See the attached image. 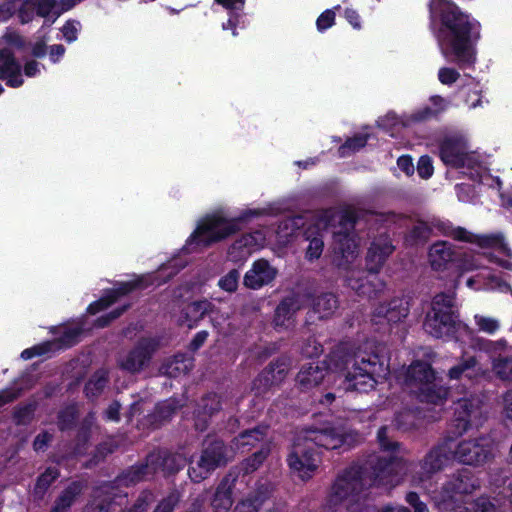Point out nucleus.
<instances>
[{
    "instance_id": "nucleus-1",
    "label": "nucleus",
    "mask_w": 512,
    "mask_h": 512,
    "mask_svg": "<svg viewBox=\"0 0 512 512\" xmlns=\"http://www.w3.org/2000/svg\"><path fill=\"white\" fill-rule=\"evenodd\" d=\"M359 441L356 432L342 426L324 425L301 430L295 437L292 450L288 455L290 469L302 480L311 478L318 468L320 458L316 447L338 449L352 447Z\"/></svg>"
},
{
    "instance_id": "nucleus-2",
    "label": "nucleus",
    "mask_w": 512,
    "mask_h": 512,
    "mask_svg": "<svg viewBox=\"0 0 512 512\" xmlns=\"http://www.w3.org/2000/svg\"><path fill=\"white\" fill-rule=\"evenodd\" d=\"M330 365L339 372V390L344 392H368L374 389L377 378L388 373L385 355L359 352L352 355L337 349L330 356Z\"/></svg>"
},
{
    "instance_id": "nucleus-3",
    "label": "nucleus",
    "mask_w": 512,
    "mask_h": 512,
    "mask_svg": "<svg viewBox=\"0 0 512 512\" xmlns=\"http://www.w3.org/2000/svg\"><path fill=\"white\" fill-rule=\"evenodd\" d=\"M433 7L439 10L443 26L442 40H440L441 52L449 59L454 55L458 64L468 63L472 60L471 30L472 24L468 16L459 8L446 0H435Z\"/></svg>"
},
{
    "instance_id": "nucleus-4",
    "label": "nucleus",
    "mask_w": 512,
    "mask_h": 512,
    "mask_svg": "<svg viewBox=\"0 0 512 512\" xmlns=\"http://www.w3.org/2000/svg\"><path fill=\"white\" fill-rule=\"evenodd\" d=\"M368 212L349 208L338 214L332 210L321 212L318 226L325 229L332 220L338 218L339 229L333 233L332 262L339 268H347L358 256V243L353 229L356 223Z\"/></svg>"
},
{
    "instance_id": "nucleus-5",
    "label": "nucleus",
    "mask_w": 512,
    "mask_h": 512,
    "mask_svg": "<svg viewBox=\"0 0 512 512\" xmlns=\"http://www.w3.org/2000/svg\"><path fill=\"white\" fill-rule=\"evenodd\" d=\"M372 479L367 477V468L353 465L337 475L330 487L327 504L331 508L343 507L348 512L365 506L367 489Z\"/></svg>"
},
{
    "instance_id": "nucleus-6",
    "label": "nucleus",
    "mask_w": 512,
    "mask_h": 512,
    "mask_svg": "<svg viewBox=\"0 0 512 512\" xmlns=\"http://www.w3.org/2000/svg\"><path fill=\"white\" fill-rule=\"evenodd\" d=\"M404 384L421 402L441 405L448 396V389L436 382L434 370L424 361L411 363L405 371Z\"/></svg>"
},
{
    "instance_id": "nucleus-7",
    "label": "nucleus",
    "mask_w": 512,
    "mask_h": 512,
    "mask_svg": "<svg viewBox=\"0 0 512 512\" xmlns=\"http://www.w3.org/2000/svg\"><path fill=\"white\" fill-rule=\"evenodd\" d=\"M239 222V219H229L218 213L208 215L199 222L190 242L207 247L239 231Z\"/></svg>"
},
{
    "instance_id": "nucleus-8",
    "label": "nucleus",
    "mask_w": 512,
    "mask_h": 512,
    "mask_svg": "<svg viewBox=\"0 0 512 512\" xmlns=\"http://www.w3.org/2000/svg\"><path fill=\"white\" fill-rule=\"evenodd\" d=\"M452 459H454L452 441L446 439L431 449L419 464L413 465L411 469L412 484L415 486L424 484L435 473L441 471Z\"/></svg>"
},
{
    "instance_id": "nucleus-9",
    "label": "nucleus",
    "mask_w": 512,
    "mask_h": 512,
    "mask_svg": "<svg viewBox=\"0 0 512 512\" xmlns=\"http://www.w3.org/2000/svg\"><path fill=\"white\" fill-rule=\"evenodd\" d=\"M362 468H367V477L372 479V485L391 487L401 482L402 472L407 470L406 463L392 455H372Z\"/></svg>"
},
{
    "instance_id": "nucleus-10",
    "label": "nucleus",
    "mask_w": 512,
    "mask_h": 512,
    "mask_svg": "<svg viewBox=\"0 0 512 512\" xmlns=\"http://www.w3.org/2000/svg\"><path fill=\"white\" fill-rule=\"evenodd\" d=\"M440 158L445 165L455 169L472 171L480 167L479 157L468 151L466 140L460 136L447 137L442 141Z\"/></svg>"
},
{
    "instance_id": "nucleus-11",
    "label": "nucleus",
    "mask_w": 512,
    "mask_h": 512,
    "mask_svg": "<svg viewBox=\"0 0 512 512\" xmlns=\"http://www.w3.org/2000/svg\"><path fill=\"white\" fill-rule=\"evenodd\" d=\"M480 488V482L473 473L467 469H461L454 473L443 485L441 501L444 508L451 511V507L464 505L462 497L470 495Z\"/></svg>"
},
{
    "instance_id": "nucleus-12",
    "label": "nucleus",
    "mask_w": 512,
    "mask_h": 512,
    "mask_svg": "<svg viewBox=\"0 0 512 512\" xmlns=\"http://www.w3.org/2000/svg\"><path fill=\"white\" fill-rule=\"evenodd\" d=\"M454 459L459 463L481 467L494 459L493 445L485 436L460 441L454 448Z\"/></svg>"
},
{
    "instance_id": "nucleus-13",
    "label": "nucleus",
    "mask_w": 512,
    "mask_h": 512,
    "mask_svg": "<svg viewBox=\"0 0 512 512\" xmlns=\"http://www.w3.org/2000/svg\"><path fill=\"white\" fill-rule=\"evenodd\" d=\"M231 458L232 455H229L225 444L220 440H214L204 448L199 459L190 467L189 476L194 482H201Z\"/></svg>"
},
{
    "instance_id": "nucleus-14",
    "label": "nucleus",
    "mask_w": 512,
    "mask_h": 512,
    "mask_svg": "<svg viewBox=\"0 0 512 512\" xmlns=\"http://www.w3.org/2000/svg\"><path fill=\"white\" fill-rule=\"evenodd\" d=\"M158 346L159 343L154 338L140 339L129 352L119 359L120 368L132 374L143 371L149 366Z\"/></svg>"
},
{
    "instance_id": "nucleus-15",
    "label": "nucleus",
    "mask_w": 512,
    "mask_h": 512,
    "mask_svg": "<svg viewBox=\"0 0 512 512\" xmlns=\"http://www.w3.org/2000/svg\"><path fill=\"white\" fill-rule=\"evenodd\" d=\"M458 434L461 435L472 427H479L484 420L483 406L479 398L471 396L459 399L454 407Z\"/></svg>"
},
{
    "instance_id": "nucleus-16",
    "label": "nucleus",
    "mask_w": 512,
    "mask_h": 512,
    "mask_svg": "<svg viewBox=\"0 0 512 512\" xmlns=\"http://www.w3.org/2000/svg\"><path fill=\"white\" fill-rule=\"evenodd\" d=\"M410 310L407 298H393L388 302L378 304L372 312V322L375 324H395L405 319Z\"/></svg>"
},
{
    "instance_id": "nucleus-17",
    "label": "nucleus",
    "mask_w": 512,
    "mask_h": 512,
    "mask_svg": "<svg viewBox=\"0 0 512 512\" xmlns=\"http://www.w3.org/2000/svg\"><path fill=\"white\" fill-rule=\"evenodd\" d=\"M448 235L455 240L476 243L482 248H494L508 257H512V252L508 245L504 242L502 234H484L475 235L464 228H452Z\"/></svg>"
},
{
    "instance_id": "nucleus-18",
    "label": "nucleus",
    "mask_w": 512,
    "mask_h": 512,
    "mask_svg": "<svg viewBox=\"0 0 512 512\" xmlns=\"http://www.w3.org/2000/svg\"><path fill=\"white\" fill-rule=\"evenodd\" d=\"M288 364L284 360L270 363L254 380L253 390L257 395L268 392L272 387L281 384L288 374Z\"/></svg>"
},
{
    "instance_id": "nucleus-19",
    "label": "nucleus",
    "mask_w": 512,
    "mask_h": 512,
    "mask_svg": "<svg viewBox=\"0 0 512 512\" xmlns=\"http://www.w3.org/2000/svg\"><path fill=\"white\" fill-rule=\"evenodd\" d=\"M395 250L388 235L375 237L368 248L366 266L369 272L378 273L388 257Z\"/></svg>"
},
{
    "instance_id": "nucleus-20",
    "label": "nucleus",
    "mask_w": 512,
    "mask_h": 512,
    "mask_svg": "<svg viewBox=\"0 0 512 512\" xmlns=\"http://www.w3.org/2000/svg\"><path fill=\"white\" fill-rule=\"evenodd\" d=\"M277 270L265 259L255 261L244 276L243 283L249 289H259L270 284L276 277Z\"/></svg>"
},
{
    "instance_id": "nucleus-21",
    "label": "nucleus",
    "mask_w": 512,
    "mask_h": 512,
    "mask_svg": "<svg viewBox=\"0 0 512 512\" xmlns=\"http://www.w3.org/2000/svg\"><path fill=\"white\" fill-rule=\"evenodd\" d=\"M185 463L183 455L168 451H155L147 456V467H150L154 474L158 471L175 473L184 467Z\"/></svg>"
},
{
    "instance_id": "nucleus-22",
    "label": "nucleus",
    "mask_w": 512,
    "mask_h": 512,
    "mask_svg": "<svg viewBox=\"0 0 512 512\" xmlns=\"http://www.w3.org/2000/svg\"><path fill=\"white\" fill-rule=\"evenodd\" d=\"M238 474L235 469H231L217 486L212 500V506L217 512H227L233 505L232 494Z\"/></svg>"
},
{
    "instance_id": "nucleus-23",
    "label": "nucleus",
    "mask_w": 512,
    "mask_h": 512,
    "mask_svg": "<svg viewBox=\"0 0 512 512\" xmlns=\"http://www.w3.org/2000/svg\"><path fill=\"white\" fill-rule=\"evenodd\" d=\"M142 283H143V279L141 277H137L136 279H134L132 281L119 283L116 288L109 290L105 297L90 304V306L88 307V311L91 314H95V313L109 307L110 305L115 303L118 300V298L125 296L136 289L141 288Z\"/></svg>"
},
{
    "instance_id": "nucleus-24",
    "label": "nucleus",
    "mask_w": 512,
    "mask_h": 512,
    "mask_svg": "<svg viewBox=\"0 0 512 512\" xmlns=\"http://www.w3.org/2000/svg\"><path fill=\"white\" fill-rule=\"evenodd\" d=\"M262 240V233L258 231L242 235L230 246L228 250L229 260L235 263L244 261L253 249L261 245Z\"/></svg>"
},
{
    "instance_id": "nucleus-25",
    "label": "nucleus",
    "mask_w": 512,
    "mask_h": 512,
    "mask_svg": "<svg viewBox=\"0 0 512 512\" xmlns=\"http://www.w3.org/2000/svg\"><path fill=\"white\" fill-rule=\"evenodd\" d=\"M0 79L13 88L20 87L23 84L21 67L13 54L7 49L0 51Z\"/></svg>"
},
{
    "instance_id": "nucleus-26",
    "label": "nucleus",
    "mask_w": 512,
    "mask_h": 512,
    "mask_svg": "<svg viewBox=\"0 0 512 512\" xmlns=\"http://www.w3.org/2000/svg\"><path fill=\"white\" fill-rule=\"evenodd\" d=\"M221 409V399L216 394L202 397L194 412L195 428L204 431L208 427L209 418Z\"/></svg>"
},
{
    "instance_id": "nucleus-27",
    "label": "nucleus",
    "mask_w": 512,
    "mask_h": 512,
    "mask_svg": "<svg viewBox=\"0 0 512 512\" xmlns=\"http://www.w3.org/2000/svg\"><path fill=\"white\" fill-rule=\"evenodd\" d=\"M327 373V368L319 363H307L303 365L296 376V384L301 390L312 389L322 383Z\"/></svg>"
},
{
    "instance_id": "nucleus-28",
    "label": "nucleus",
    "mask_w": 512,
    "mask_h": 512,
    "mask_svg": "<svg viewBox=\"0 0 512 512\" xmlns=\"http://www.w3.org/2000/svg\"><path fill=\"white\" fill-rule=\"evenodd\" d=\"M488 375V371L478 365L475 357L463 359L448 371V377L451 380H459L465 377L470 380L479 381L480 379L488 377Z\"/></svg>"
},
{
    "instance_id": "nucleus-29",
    "label": "nucleus",
    "mask_w": 512,
    "mask_h": 512,
    "mask_svg": "<svg viewBox=\"0 0 512 512\" xmlns=\"http://www.w3.org/2000/svg\"><path fill=\"white\" fill-rule=\"evenodd\" d=\"M455 319L448 314H436L429 312L424 322V329L427 333L436 338L448 335L453 329Z\"/></svg>"
},
{
    "instance_id": "nucleus-30",
    "label": "nucleus",
    "mask_w": 512,
    "mask_h": 512,
    "mask_svg": "<svg viewBox=\"0 0 512 512\" xmlns=\"http://www.w3.org/2000/svg\"><path fill=\"white\" fill-rule=\"evenodd\" d=\"M454 259L455 253L452 249V245L448 242H438L431 246L429 260L433 269L442 270Z\"/></svg>"
},
{
    "instance_id": "nucleus-31",
    "label": "nucleus",
    "mask_w": 512,
    "mask_h": 512,
    "mask_svg": "<svg viewBox=\"0 0 512 512\" xmlns=\"http://www.w3.org/2000/svg\"><path fill=\"white\" fill-rule=\"evenodd\" d=\"M211 304L207 300L195 301L188 304L182 311L178 320L180 325L193 328L196 323L208 312Z\"/></svg>"
},
{
    "instance_id": "nucleus-32",
    "label": "nucleus",
    "mask_w": 512,
    "mask_h": 512,
    "mask_svg": "<svg viewBox=\"0 0 512 512\" xmlns=\"http://www.w3.org/2000/svg\"><path fill=\"white\" fill-rule=\"evenodd\" d=\"M337 308L338 300L336 296L332 293H323L313 299L309 315L310 318L314 314L317 319H324L330 317Z\"/></svg>"
},
{
    "instance_id": "nucleus-33",
    "label": "nucleus",
    "mask_w": 512,
    "mask_h": 512,
    "mask_svg": "<svg viewBox=\"0 0 512 512\" xmlns=\"http://www.w3.org/2000/svg\"><path fill=\"white\" fill-rule=\"evenodd\" d=\"M193 367V360L186 355H176L162 364L160 372L168 377L186 375Z\"/></svg>"
},
{
    "instance_id": "nucleus-34",
    "label": "nucleus",
    "mask_w": 512,
    "mask_h": 512,
    "mask_svg": "<svg viewBox=\"0 0 512 512\" xmlns=\"http://www.w3.org/2000/svg\"><path fill=\"white\" fill-rule=\"evenodd\" d=\"M301 308L300 302L296 296L284 298L275 310L274 323L276 326H288L293 315Z\"/></svg>"
},
{
    "instance_id": "nucleus-35",
    "label": "nucleus",
    "mask_w": 512,
    "mask_h": 512,
    "mask_svg": "<svg viewBox=\"0 0 512 512\" xmlns=\"http://www.w3.org/2000/svg\"><path fill=\"white\" fill-rule=\"evenodd\" d=\"M267 436L266 426H257L253 429L245 430L234 438L233 443L237 449L253 448L259 443L264 442Z\"/></svg>"
},
{
    "instance_id": "nucleus-36",
    "label": "nucleus",
    "mask_w": 512,
    "mask_h": 512,
    "mask_svg": "<svg viewBox=\"0 0 512 512\" xmlns=\"http://www.w3.org/2000/svg\"><path fill=\"white\" fill-rule=\"evenodd\" d=\"M82 491L83 485L81 482H72L56 499L50 512H67Z\"/></svg>"
},
{
    "instance_id": "nucleus-37",
    "label": "nucleus",
    "mask_w": 512,
    "mask_h": 512,
    "mask_svg": "<svg viewBox=\"0 0 512 512\" xmlns=\"http://www.w3.org/2000/svg\"><path fill=\"white\" fill-rule=\"evenodd\" d=\"M182 406L183 404L176 399H168L158 404L154 413L151 415V424L155 426L161 425L163 422L169 420L171 416Z\"/></svg>"
},
{
    "instance_id": "nucleus-38",
    "label": "nucleus",
    "mask_w": 512,
    "mask_h": 512,
    "mask_svg": "<svg viewBox=\"0 0 512 512\" xmlns=\"http://www.w3.org/2000/svg\"><path fill=\"white\" fill-rule=\"evenodd\" d=\"M436 314H448L455 319V300L453 293L441 292L433 298L431 311Z\"/></svg>"
},
{
    "instance_id": "nucleus-39",
    "label": "nucleus",
    "mask_w": 512,
    "mask_h": 512,
    "mask_svg": "<svg viewBox=\"0 0 512 512\" xmlns=\"http://www.w3.org/2000/svg\"><path fill=\"white\" fill-rule=\"evenodd\" d=\"M451 512H500L499 509L486 497H479L469 503V506L457 505L451 507Z\"/></svg>"
},
{
    "instance_id": "nucleus-40",
    "label": "nucleus",
    "mask_w": 512,
    "mask_h": 512,
    "mask_svg": "<svg viewBox=\"0 0 512 512\" xmlns=\"http://www.w3.org/2000/svg\"><path fill=\"white\" fill-rule=\"evenodd\" d=\"M268 453L269 449L267 447H262L259 451L255 452L251 457L242 461L239 467H235V471L238 473L237 470L240 469L244 474H250L256 471L262 465Z\"/></svg>"
},
{
    "instance_id": "nucleus-41",
    "label": "nucleus",
    "mask_w": 512,
    "mask_h": 512,
    "mask_svg": "<svg viewBox=\"0 0 512 512\" xmlns=\"http://www.w3.org/2000/svg\"><path fill=\"white\" fill-rule=\"evenodd\" d=\"M492 370L499 379L512 382V355L495 358L492 361Z\"/></svg>"
},
{
    "instance_id": "nucleus-42",
    "label": "nucleus",
    "mask_w": 512,
    "mask_h": 512,
    "mask_svg": "<svg viewBox=\"0 0 512 512\" xmlns=\"http://www.w3.org/2000/svg\"><path fill=\"white\" fill-rule=\"evenodd\" d=\"M154 475L152 469L147 467V462L145 464L134 466L130 470H128L122 478V481L126 485L136 484L140 481L148 480Z\"/></svg>"
},
{
    "instance_id": "nucleus-43",
    "label": "nucleus",
    "mask_w": 512,
    "mask_h": 512,
    "mask_svg": "<svg viewBox=\"0 0 512 512\" xmlns=\"http://www.w3.org/2000/svg\"><path fill=\"white\" fill-rule=\"evenodd\" d=\"M347 282L348 286L356 291L359 295L369 298L375 296L384 285L383 283H379L378 287L376 288L372 281L356 279L352 276L347 279Z\"/></svg>"
},
{
    "instance_id": "nucleus-44",
    "label": "nucleus",
    "mask_w": 512,
    "mask_h": 512,
    "mask_svg": "<svg viewBox=\"0 0 512 512\" xmlns=\"http://www.w3.org/2000/svg\"><path fill=\"white\" fill-rule=\"evenodd\" d=\"M108 382V373L105 370H98L93 374L85 386L86 396L91 398L99 395Z\"/></svg>"
},
{
    "instance_id": "nucleus-45",
    "label": "nucleus",
    "mask_w": 512,
    "mask_h": 512,
    "mask_svg": "<svg viewBox=\"0 0 512 512\" xmlns=\"http://www.w3.org/2000/svg\"><path fill=\"white\" fill-rule=\"evenodd\" d=\"M266 498L265 492L262 490L249 495L246 499L240 501L234 508L233 512H258Z\"/></svg>"
},
{
    "instance_id": "nucleus-46",
    "label": "nucleus",
    "mask_w": 512,
    "mask_h": 512,
    "mask_svg": "<svg viewBox=\"0 0 512 512\" xmlns=\"http://www.w3.org/2000/svg\"><path fill=\"white\" fill-rule=\"evenodd\" d=\"M307 240H309V245L306 250V258L310 261L318 259L324 248V241L320 234L312 237V232H307Z\"/></svg>"
},
{
    "instance_id": "nucleus-47",
    "label": "nucleus",
    "mask_w": 512,
    "mask_h": 512,
    "mask_svg": "<svg viewBox=\"0 0 512 512\" xmlns=\"http://www.w3.org/2000/svg\"><path fill=\"white\" fill-rule=\"evenodd\" d=\"M368 135H355L352 138L346 140V142L340 146L339 154L341 157H346L350 152H356L363 148L367 143Z\"/></svg>"
},
{
    "instance_id": "nucleus-48",
    "label": "nucleus",
    "mask_w": 512,
    "mask_h": 512,
    "mask_svg": "<svg viewBox=\"0 0 512 512\" xmlns=\"http://www.w3.org/2000/svg\"><path fill=\"white\" fill-rule=\"evenodd\" d=\"M32 4L38 16L43 18L52 17L53 21L57 19L55 18L57 0H35Z\"/></svg>"
},
{
    "instance_id": "nucleus-49",
    "label": "nucleus",
    "mask_w": 512,
    "mask_h": 512,
    "mask_svg": "<svg viewBox=\"0 0 512 512\" xmlns=\"http://www.w3.org/2000/svg\"><path fill=\"white\" fill-rule=\"evenodd\" d=\"M77 417V408L74 405L68 406L58 414V427L61 431L70 429Z\"/></svg>"
},
{
    "instance_id": "nucleus-50",
    "label": "nucleus",
    "mask_w": 512,
    "mask_h": 512,
    "mask_svg": "<svg viewBox=\"0 0 512 512\" xmlns=\"http://www.w3.org/2000/svg\"><path fill=\"white\" fill-rule=\"evenodd\" d=\"M59 476V472L57 469L48 468L46 471L39 476L36 486L35 492L37 494H44L48 487L52 484L54 480H56Z\"/></svg>"
},
{
    "instance_id": "nucleus-51",
    "label": "nucleus",
    "mask_w": 512,
    "mask_h": 512,
    "mask_svg": "<svg viewBox=\"0 0 512 512\" xmlns=\"http://www.w3.org/2000/svg\"><path fill=\"white\" fill-rule=\"evenodd\" d=\"M474 319L478 329L487 334L495 333L500 327V322L492 317L475 315Z\"/></svg>"
},
{
    "instance_id": "nucleus-52",
    "label": "nucleus",
    "mask_w": 512,
    "mask_h": 512,
    "mask_svg": "<svg viewBox=\"0 0 512 512\" xmlns=\"http://www.w3.org/2000/svg\"><path fill=\"white\" fill-rule=\"evenodd\" d=\"M322 352V345L315 337L312 336L309 337L301 346V353L308 358L319 356Z\"/></svg>"
},
{
    "instance_id": "nucleus-53",
    "label": "nucleus",
    "mask_w": 512,
    "mask_h": 512,
    "mask_svg": "<svg viewBox=\"0 0 512 512\" xmlns=\"http://www.w3.org/2000/svg\"><path fill=\"white\" fill-rule=\"evenodd\" d=\"M239 272L236 269H232L224 277L219 280V286L227 291L234 292L238 287Z\"/></svg>"
},
{
    "instance_id": "nucleus-54",
    "label": "nucleus",
    "mask_w": 512,
    "mask_h": 512,
    "mask_svg": "<svg viewBox=\"0 0 512 512\" xmlns=\"http://www.w3.org/2000/svg\"><path fill=\"white\" fill-rule=\"evenodd\" d=\"M432 118H437L436 114L433 112L432 107L425 106L417 111L413 112L411 115L408 116L407 122L408 123H416V122H424L427 120H430Z\"/></svg>"
},
{
    "instance_id": "nucleus-55",
    "label": "nucleus",
    "mask_w": 512,
    "mask_h": 512,
    "mask_svg": "<svg viewBox=\"0 0 512 512\" xmlns=\"http://www.w3.org/2000/svg\"><path fill=\"white\" fill-rule=\"evenodd\" d=\"M178 502V494L171 493L159 502L153 512H173Z\"/></svg>"
},
{
    "instance_id": "nucleus-56",
    "label": "nucleus",
    "mask_w": 512,
    "mask_h": 512,
    "mask_svg": "<svg viewBox=\"0 0 512 512\" xmlns=\"http://www.w3.org/2000/svg\"><path fill=\"white\" fill-rule=\"evenodd\" d=\"M460 78V73L450 67H443L438 72V79L444 85H452Z\"/></svg>"
},
{
    "instance_id": "nucleus-57",
    "label": "nucleus",
    "mask_w": 512,
    "mask_h": 512,
    "mask_svg": "<svg viewBox=\"0 0 512 512\" xmlns=\"http://www.w3.org/2000/svg\"><path fill=\"white\" fill-rule=\"evenodd\" d=\"M377 438L379 441L380 446L385 451H394L399 447V443L395 441H391L388 436V429L387 427H381L378 430Z\"/></svg>"
},
{
    "instance_id": "nucleus-58",
    "label": "nucleus",
    "mask_w": 512,
    "mask_h": 512,
    "mask_svg": "<svg viewBox=\"0 0 512 512\" xmlns=\"http://www.w3.org/2000/svg\"><path fill=\"white\" fill-rule=\"evenodd\" d=\"M430 233V227L424 222L416 223L411 230V236L415 241H426L429 238Z\"/></svg>"
},
{
    "instance_id": "nucleus-59",
    "label": "nucleus",
    "mask_w": 512,
    "mask_h": 512,
    "mask_svg": "<svg viewBox=\"0 0 512 512\" xmlns=\"http://www.w3.org/2000/svg\"><path fill=\"white\" fill-rule=\"evenodd\" d=\"M152 502L153 494L150 492H143L136 500L130 512H146Z\"/></svg>"
},
{
    "instance_id": "nucleus-60",
    "label": "nucleus",
    "mask_w": 512,
    "mask_h": 512,
    "mask_svg": "<svg viewBox=\"0 0 512 512\" xmlns=\"http://www.w3.org/2000/svg\"><path fill=\"white\" fill-rule=\"evenodd\" d=\"M418 174L421 178L427 179L433 174V166L430 157L422 156L417 166Z\"/></svg>"
},
{
    "instance_id": "nucleus-61",
    "label": "nucleus",
    "mask_w": 512,
    "mask_h": 512,
    "mask_svg": "<svg viewBox=\"0 0 512 512\" xmlns=\"http://www.w3.org/2000/svg\"><path fill=\"white\" fill-rule=\"evenodd\" d=\"M33 412V405L18 408L14 414L17 424H27L32 419Z\"/></svg>"
},
{
    "instance_id": "nucleus-62",
    "label": "nucleus",
    "mask_w": 512,
    "mask_h": 512,
    "mask_svg": "<svg viewBox=\"0 0 512 512\" xmlns=\"http://www.w3.org/2000/svg\"><path fill=\"white\" fill-rule=\"evenodd\" d=\"M95 423V416L93 413H89L88 416L83 420L82 427L78 435V441L85 444L88 441V431L93 427Z\"/></svg>"
},
{
    "instance_id": "nucleus-63",
    "label": "nucleus",
    "mask_w": 512,
    "mask_h": 512,
    "mask_svg": "<svg viewBox=\"0 0 512 512\" xmlns=\"http://www.w3.org/2000/svg\"><path fill=\"white\" fill-rule=\"evenodd\" d=\"M406 501L414 508V512H429L427 505L420 500L419 495L415 492H409L406 495Z\"/></svg>"
},
{
    "instance_id": "nucleus-64",
    "label": "nucleus",
    "mask_w": 512,
    "mask_h": 512,
    "mask_svg": "<svg viewBox=\"0 0 512 512\" xmlns=\"http://www.w3.org/2000/svg\"><path fill=\"white\" fill-rule=\"evenodd\" d=\"M501 399L503 415L512 422V389L503 393Z\"/></svg>"
}]
</instances>
